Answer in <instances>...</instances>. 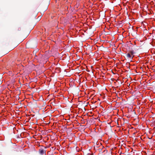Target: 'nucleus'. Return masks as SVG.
<instances>
[{
  "mask_svg": "<svg viewBox=\"0 0 155 155\" xmlns=\"http://www.w3.org/2000/svg\"><path fill=\"white\" fill-rule=\"evenodd\" d=\"M40 153L41 154H43L44 153V151L43 150H40Z\"/></svg>",
  "mask_w": 155,
  "mask_h": 155,
  "instance_id": "2",
  "label": "nucleus"
},
{
  "mask_svg": "<svg viewBox=\"0 0 155 155\" xmlns=\"http://www.w3.org/2000/svg\"><path fill=\"white\" fill-rule=\"evenodd\" d=\"M134 54V51H130L129 53H128L127 54V58L130 60H132L134 57V55H133Z\"/></svg>",
  "mask_w": 155,
  "mask_h": 155,
  "instance_id": "1",
  "label": "nucleus"
}]
</instances>
